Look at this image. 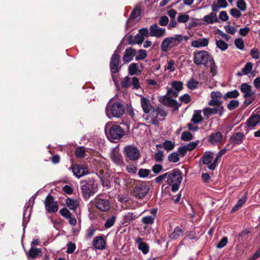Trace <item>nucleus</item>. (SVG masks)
<instances>
[{"instance_id": "obj_26", "label": "nucleus", "mask_w": 260, "mask_h": 260, "mask_svg": "<svg viewBox=\"0 0 260 260\" xmlns=\"http://www.w3.org/2000/svg\"><path fill=\"white\" fill-rule=\"evenodd\" d=\"M136 54L135 49L129 48L125 50L122 57L123 61L124 63H128L131 61Z\"/></svg>"}, {"instance_id": "obj_40", "label": "nucleus", "mask_w": 260, "mask_h": 260, "mask_svg": "<svg viewBox=\"0 0 260 260\" xmlns=\"http://www.w3.org/2000/svg\"><path fill=\"white\" fill-rule=\"evenodd\" d=\"M252 64L250 62H247L244 67L243 68L242 71V73L239 72L238 75L239 76H242L243 75H248L252 70Z\"/></svg>"}, {"instance_id": "obj_25", "label": "nucleus", "mask_w": 260, "mask_h": 260, "mask_svg": "<svg viewBox=\"0 0 260 260\" xmlns=\"http://www.w3.org/2000/svg\"><path fill=\"white\" fill-rule=\"evenodd\" d=\"M240 89L243 93L244 98H250L255 94V92L251 90V86L246 83H242L240 87Z\"/></svg>"}, {"instance_id": "obj_2", "label": "nucleus", "mask_w": 260, "mask_h": 260, "mask_svg": "<svg viewBox=\"0 0 260 260\" xmlns=\"http://www.w3.org/2000/svg\"><path fill=\"white\" fill-rule=\"evenodd\" d=\"M105 132L108 139L112 142H117L124 134V131L119 125L111 122L106 124Z\"/></svg>"}, {"instance_id": "obj_56", "label": "nucleus", "mask_w": 260, "mask_h": 260, "mask_svg": "<svg viewBox=\"0 0 260 260\" xmlns=\"http://www.w3.org/2000/svg\"><path fill=\"white\" fill-rule=\"evenodd\" d=\"M154 159L157 162H161L164 159V153L161 150H158L154 154Z\"/></svg>"}, {"instance_id": "obj_54", "label": "nucleus", "mask_w": 260, "mask_h": 260, "mask_svg": "<svg viewBox=\"0 0 260 260\" xmlns=\"http://www.w3.org/2000/svg\"><path fill=\"white\" fill-rule=\"evenodd\" d=\"M234 43L238 49L240 50H243L244 49V44L242 38H240L235 39Z\"/></svg>"}, {"instance_id": "obj_36", "label": "nucleus", "mask_w": 260, "mask_h": 260, "mask_svg": "<svg viewBox=\"0 0 260 260\" xmlns=\"http://www.w3.org/2000/svg\"><path fill=\"white\" fill-rule=\"evenodd\" d=\"M168 184L171 186V190L175 192L179 189L181 180H167Z\"/></svg>"}, {"instance_id": "obj_8", "label": "nucleus", "mask_w": 260, "mask_h": 260, "mask_svg": "<svg viewBox=\"0 0 260 260\" xmlns=\"http://www.w3.org/2000/svg\"><path fill=\"white\" fill-rule=\"evenodd\" d=\"M123 152L126 157L131 161H136L140 156V151L134 145H127L124 147Z\"/></svg>"}, {"instance_id": "obj_5", "label": "nucleus", "mask_w": 260, "mask_h": 260, "mask_svg": "<svg viewBox=\"0 0 260 260\" xmlns=\"http://www.w3.org/2000/svg\"><path fill=\"white\" fill-rule=\"evenodd\" d=\"M212 56L207 51L202 50L193 53V62L197 66L203 65L206 67L210 61H212Z\"/></svg>"}, {"instance_id": "obj_33", "label": "nucleus", "mask_w": 260, "mask_h": 260, "mask_svg": "<svg viewBox=\"0 0 260 260\" xmlns=\"http://www.w3.org/2000/svg\"><path fill=\"white\" fill-rule=\"evenodd\" d=\"M66 204L68 207L72 210H75L79 205L78 200L71 198L67 199Z\"/></svg>"}, {"instance_id": "obj_18", "label": "nucleus", "mask_w": 260, "mask_h": 260, "mask_svg": "<svg viewBox=\"0 0 260 260\" xmlns=\"http://www.w3.org/2000/svg\"><path fill=\"white\" fill-rule=\"evenodd\" d=\"M160 102L162 104L174 108L176 110H178L181 106V104L178 103L176 100L171 99L167 95L161 96Z\"/></svg>"}, {"instance_id": "obj_37", "label": "nucleus", "mask_w": 260, "mask_h": 260, "mask_svg": "<svg viewBox=\"0 0 260 260\" xmlns=\"http://www.w3.org/2000/svg\"><path fill=\"white\" fill-rule=\"evenodd\" d=\"M240 93L238 90L237 89H234L225 93L223 95V98L225 100H227L229 99H236L238 97Z\"/></svg>"}, {"instance_id": "obj_50", "label": "nucleus", "mask_w": 260, "mask_h": 260, "mask_svg": "<svg viewBox=\"0 0 260 260\" xmlns=\"http://www.w3.org/2000/svg\"><path fill=\"white\" fill-rule=\"evenodd\" d=\"M193 139L192 134L188 131L183 132L181 134V139L185 141H188Z\"/></svg>"}, {"instance_id": "obj_32", "label": "nucleus", "mask_w": 260, "mask_h": 260, "mask_svg": "<svg viewBox=\"0 0 260 260\" xmlns=\"http://www.w3.org/2000/svg\"><path fill=\"white\" fill-rule=\"evenodd\" d=\"M202 158L204 164L209 166L213 160V153L210 151H206Z\"/></svg>"}, {"instance_id": "obj_15", "label": "nucleus", "mask_w": 260, "mask_h": 260, "mask_svg": "<svg viewBox=\"0 0 260 260\" xmlns=\"http://www.w3.org/2000/svg\"><path fill=\"white\" fill-rule=\"evenodd\" d=\"M96 207L102 211H106L110 209L111 205L108 200L96 198L94 199Z\"/></svg>"}, {"instance_id": "obj_31", "label": "nucleus", "mask_w": 260, "mask_h": 260, "mask_svg": "<svg viewBox=\"0 0 260 260\" xmlns=\"http://www.w3.org/2000/svg\"><path fill=\"white\" fill-rule=\"evenodd\" d=\"M140 215L141 214H135L133 212L127 213L123 217V224L127 225L131 221L137 219Z\"/></svg>"}, {"instance_id": "obj_51", "label": "nucleus", "mask_w": 260, "mask_h": 260, "mask_svg": "<svg viewBox=\"0 0 260 260\" xmlns=\"http://www.w3.org/2000/svg\"><path fill=\"white\" fill-rule=\"evenodd\" d=\"M166 69L171 72H174L176 69L175 62L174 60L173 59L168 60Z\"/></svg>"}, {"instance_id": "obj_52", "label": "nucleus", "mask_w": 260, "mask_h": 260, "mask_svg": "<svg viewBox=\"0 0 260 260\" xmlns=\"http://www.w3.org/2000/svg\"><path fill=\"white\" fill-rule=\"evenodd\" d=\"M172 88L179 92L183 89V84L180 81H174L172 84Z\"/></svg>"}, {"instance_id": "obj_16", "label": "nucleus", "mask_w": 260, "mask_h": 260, "mask_svg": "<svg viewBox=\"0 0 260 260\" xmlns=\"http://www.w3.org/2000/svg\"><path fill=\"white\" fill-rule=\"evenodd\" d=\"M210 97L212 99L209 103L208 105L211 106H222V102L220 100V99L222 97V93L218 91H212L210 94Z\"/></svg>"}, {"instance_id": "obj_49", "label": "nucleus", "mask_w": 260, "mask_h": 260, "mask_svg": "<svg viewBox=\"0 0 260 260\" xmlns=\"http://www.w3.org/2000/svg\"><path fill=\"white\" fill-rule=\"evenodd\" d=\"M216 44L217 47L222 51H224L228 48V44L221 40H217L216 42Z\"/></svg>"}, {"instance_id": "obj_9", "label": "nucleus", "mask_w": 260, "mask_h": 260, "mask_svg": "<svg viewBox=\"0 0 260 260\" xmlns=\"http://www.w3.org/2000/svg\"><path fill=\"white\" fill-rule=\"evenodd\" d=\"M216 107L210 108L206 107L203 109V112L205 119H208L211 115L218 114L221 116L224 112V109L223 106H215Z\"/></svg>"}, {"instance_id": "obj_48", "label": "nucleus", "mask_w": 260, "mask_h": 260, "mask_svg": "<svg viewBox=\"0 0 260 260\" xmlns=\"http://www.w3.org/2000/svg\"><path fill=\"white\" fill-rule=\"evenodd\" d=\"M239 105V102L237 100H232L227 105V108L229 110H233Z\"/></svg>"}, {"instance_id": "obj_53", "label": "nucleus", "mask_w": 260, "mask_h": 260, "mask_svg": "<svg viewBox=\"0 0 260 260\" xmlns=\"http://www.w3.org/2000/svg\"><path fill=\"white\" fill-rule=\"evenodd\" d=\"M155 217L152 216H147L143 217L142 222L146 224H151L154 222Z\"/></svg>"}, {"instance_id": "obj_59", "label": "nucleus", "mask_w": 260, "mask_h": 260, "mask_svg": "<svg viewBox=\"0 0 260 260\" xmlns=\"http://www.w3.org/2000/svg\"><path fill=\"white\" fill-rule=\"evenodd\" d=\"M59 213L61 216L66 219L70 218L72 215L71 212L65 208L61 209L59 211Z\"/></svg>"}, {"instance_id": "obj_10", "label": "nucleus", "mask_w": 260, "mask_h": 260, "mask_svg": "<svg viewBox=\"0 0 260 260\" xmlns=\"http://www.w3.org/2000/svg\"><path fill=\"white\" fill-rule=\"evenodd\" d=\"M45 207L49 213H55L58 209V204L54 200V198L50 194L47 195L46 198Z\"/></svg>"}, {"instance_id": "obj_43", "label": "nucleus", "mask_w": 260, "mask_h": 260, "mask_svg": "<svg viewBox=\"0 0 260 260\" xmlns=\"http://www.w3.org/2000/svg\"><path fill=\"white\" fill-rule=\"evenodd\" d=\"M206 67L210 68V73L212 74L213 76L215 75L217 73V67L215 65L213 58H212V61H210V62L208 63V65L206 66Z\"/></svg>"}, {"instance_id": "obj_24", "label": "nucleus", "mask_w": 260, "mask_h": 260, "mask_svg": "<svg viewBox=\"0 0 260 260\" xmlns=\"http://www.w3.org/2000/svg\"><path fill=\"white\" fill-rule=\"evenodd\" d=\"M244 138L245 135L243 133L238 132L231 136L230 141L233 145H239L242 143Z\"/></svg>"}, {"instance_id": "obj_61", "label": "nucleus", "mask_w": 260, "mask_h": 260, "mask_svg": "<svg viewBox=\"0 0 260 260\" xmlns=\"http://www.w3.org/2000/svg\"><path fill=\"white\" fill-rule=\"evenodd\" d=\"M76 249V245L71 242H69L67 244V252L68 253H72L74 252Z\"/></svg>"}, {"instance_id": "obj_30", "label": "nucleus", "mask_w": 260, "mask_h": 260, "mask_svg": "<svg viewBox=\"0 0 260 260\" xmlns=\"http://www.w3.org/2000/svg\"><path fill=\"white\" fill-rule=\"evenodd\" d=\"M208 44L209 40L204 38L192 41L191 45L195 48H201L207 46Z\"/></svg>"}, {"instance_id": "obj_28", "label": "nucleus", "mask_w": 260, "mask_h": 260, "mask_svg": "<svg viewBox=\"0 0 260 260\" xmlns=\"http://www.w3.org/2000/svg\"><path fill=\"white\" fill-rule=\"evenodd\" d=\"M136 243L138 244V248L144 254H146L149 252V246L145 242H143V240L141 238H139L135 240Z\"/></svg>"}, {"instance_id": "obj_14", "label": "nucleus", "mask_w": 260, "mask_h": 260, "mask_svg": "<svg viewBox=\"0 0 260 260\" xmlns=\"http://www.w3.org/2000/svg\"><path fill=\"white\" fill-rule=\"evenodd\" d=\"M140 98L141 106L144 113L146 114H150L153 110V109L154 108L153 107V106L151 104L149 99L142 95H140Z\"/></svg>"}, {"instance_id": "obj_19", "label": "nucleus", "mask_w": 260, "mask_h": 260, "mask_svg": "<svg viewBox=\"0 0 260 260\" xmlns=\"http://www.w3.org/2000/svg\"><path fill=\"white\" fill-rule=\"evenodd\" d=\"M37 193L34 194L28 200V201L25 203L24 207V213L23 215V220H24L26 216L27 218H29L30 216L32 206L35 203V200L36 197Z\"/></svg>"}, {"instance_id": "obj_64", "label": "nucleus", "mask_w": 260, "mask_h": 260, "mask_svg": "<svg viewBox=\"0 0 260 260\" xmlns=\"http://www.w3.org/2000/svg\"><path fill=\"white\" fill-rule=\"evenodd\" d=\"M179 100L181 101V102L185 104H187L190 102L191 99L190 95L188 94L185 93L181 95L180 97Z\"/></svg>"}, {"instance_id": "obj_38", "label": "nucleus", "mask_w": 260, "mask_h": 260, "mask_svg": "<svg viewBox=\"0 0 260 260\" xmlns=\"http://www.w3.org/2000/svg\"><path fill=\"white\" fill-rule=\"evenodd\" d=\"M116 219V216L112 215L111 216L108 217L104 224V226L106 229H109L112 227L115 223Z\"/></svg>"}, {"instance_id": "obj_44", "label": "nucleus", "mask_w": 260, "mask_h": 260, "mask_svg": "<svg viewBox=\"0 0 260 260\" xmlns=\"http://www.w3.org/2000/svg\"><path fill=\"white\" fill-rule=\"evenodd\" d=\"M75 154L77 158H83L85 156V150L84 147H77L75 151Z\"/></svg>"}, {"instance_id": "obj_13", "label": "nucleus", "mask_w": 260, "mask_h": 260, "mask_svg": "<svg viewBox=\"0 0 260 260\" xmlns=\"http://www.w3.org/2000/svg\"><path fill=\"white\" fill-rule=\"evenodd\" d=\"M149 30L150 36L159 38L166 35V29L165 28L159 27L157 24H153L150 26Z\"/></svg>"}, {"instance_id": "obj_60", "label": "nucleus", "mask_w": 260, "mask_h": 260, "mask_svg": "<svg viewBox=\"0 0 260 260\" xmlns=\"http://www.w3.org/2000/svg\"><path fill=\"white\" fill-rule=\"evenodd\" d=\"M228 238L226 237H223L221 240L217 243V248L219 249H221L224 247L228 243Z\"/></svg>"}, {"instance_id": "obj_3", "label": "nucleus", "mask_w": 260, "mask_h": 260, "mask_svg": "<svg viewBox=\"0 0 260 260\" xmlns=\"http://www.w3.org/2000/svg\"><path fill=\"white\" fill-rule=\"evenodd\" d=\"M124 112V106L119 102L112 103L110 101L107 104L106 114L110 119L112 117L119 118Z\"/></svg>"}, {"instance_id": "obj_47", "label": "nucleus", "mask_w": 260, "mask_h": 260, "mask_svg": "<svg viewBox=\"0 0 260 260\" xmlns=\"http://www.w3.org/2000/svg\"><path fill=\"white\" fill-rule=\"evenodd\" d=\"M141 15V11L138 8L134 9L131 13L130 19L134 20L138 19Z\"/></svg>"}, {"instance_id": "obj_20", "label": "nucleus", "mask_w": 260, "mask_h": 260, "mask_svg": "<svg viewBox=\"0 0 260 260\" xmlns=\"http://www.w3.org/2000/svg\"><path fill=\"white\" fill-rule=\"evenodd\" d=\"M92 246L96 250H103L106 247V242L103 235L95 237L92 242Z\"/></svg>"}, {"instance_id": "obj_35", "label": "nucleus", "mask_w": 260, "mask_h": 260, "mask_svg": "<svg viewBox=\"0 0 260 260\" xmlns=\"http://www.w3.org/2000/svg\"><path fill=\"white\" fill-rule=\"evenodd\" d=\"M183 235V230L179 226H176L172 234L170 236V237L172 240H177L179 237Z\"/></svg>"}, {"instance_id": "obj_63", "label": "nucleus", "mask_w": 260, "mask_h": 260, "mask_svg": "<svg viewBox=\"0 0 260 260\" xmlns=\"http://www.w3.org/2000/svg\"><path fill=\"white\" fill-rule=\"evenodd\" d=\"M121 85L122 88H127L131 86V80L128 77H126L121 82Z\"/></svg>"}, {"instance_id": "obj_41", "label": "nucleus", "mask_w": 260, "mask_h": 260, "mask_svg": "<svg viewBox=\"0 0 260 260\" xmlns=\"http://www.w3.org/2000/svg\"><path fill=\"white\" fill-rule=\"evenodd\" d=\"M175 146V143L170 140H165L162 143L163 148L167 151L173 150Z\"/></svg>"}, {"instance_id": "obj_29", "label": "nucleus", "mask_w": 260, "mask_h": 260, "mask_svg": "<svg viewBox=\"0 0 260 260\" xmlns=\"http://www.w3.org/2000/svg\"><path fill=\"white\" fill-rule=\"evenodd\" d=\"M260 121V115L255 114L251 115L247 120L246 124L249 127L255 126Z\"/></svg>"}, {"instance_id": "obj_57", "label": "nucleus", "mask_w": 260, "mask_h": 260, "mask_svg": "<svg viewBox=\"0 0 260 260\" xmlns=\"http://www.w3.org/2000/svg\"><path fill=\"white\" fill-rule=\"evenodd\" d=\"M96 229L93 226H90L86 231V237L87 238H90L94 234Z\"/></svg>"}, {"instance_id": "obj_11", "label": "nucleus", "mask_w": 260, "mask_h": 260, "mask_svg": "<svg viewBox=\"0 0 260 260\" xmlns=\"http://www.w3.org/2000/svg\"><path fill=\"white\" fill-rule=\"evenodd\" d=\"M71 169L74 175L77 178L81 177L89 173L87 167L83 165L74 164L72 166Z\"/></svg>"}, {"instance_id": "obj_17", "label": "nucleus", "mask_w": 260, "mask_h": 260, "mask_svg": "<svg viewBox=\"0 0 260 260\" xmlns=\"http://www.w3.org/2000/svg\"><path fill=\"white\" fill-rule=\"evenodd\" d=\"M155 179H182V173L178 169H174L157 177Z\"/></svg>"}, {"instance_id": "obj_6", "label": "nucleus", "mask_w": 260, "mask_h": 260, "mask_svg": "<svg viewBox=\"0 0 260 260\" xmlns=\"http://www.w3.org/2000/svg\"><path fill=\"white\" fill-rule=\"evenodd\" d=\"M167 115V113L165 110L157 107L156 108L153 109L150 114L147 115V117L145 118L147 120H149V123L157 125L158 124L157 117L158 116L161 117L162 118L160 119V120H163Z\"/></svg>"}, {"instance_id": "obj_22", "label": "nucleus", "mask_w": 260, "mask_h": 260, "mask_svg": "<svg viewBox=\"0 0 260 260\" xmlns=\"http://www.w3.org/2000/svg\"><path fill=\"white\" fill-rule=\"evenodd\" d=\"M223 135L220 132L212 133L208 138V141L213 145H219L221 142Z\"/></svg>"}, {"instance_id": "obj_55", "label": "nucleus", "mask_w": 260, "mask_h": 260, "mask_svg": "<svg viewBox=\"0 0 260 260\" xmlns=\"http://www.w3.org/2000/svg\"><path fill=\"white\" fill-rule=\"evenodd\" d=\"M178 155L179 154L177 152H173L169 155L168 159L171 162H176L179 161V159Z\"/></svg>"}, {"instance_id": "obj_4", "label": "nucleus", "mask_w": 260, "mask_h": 260, "mask_svg": "<svg viewBox=\"0 0 260 260\" xmlns=\"http://www.w3.org/2000/svg\"><path fill=\"white\" fill-rule=\"evenodd\" d=\"M81 191L83 197L88 199L98 191L97 184L94 180H84L81 181Z\"/></svg>"}, {"instance_id": "obj_12", "label": "nucleus", "mask_w": 260, "mask_h": 260, "mask_svg": "<svg viewBox=\"0 0 260 260\" xmlns=\"http://www.w3.org/2000/svg\"><path fill=\"white\" fill-rule=\"evenodd\" d=\"M120 56L114 53L110 59V68L112 73H117L119 72L121 66H119Z\"/></svg>"}, {"instance_id": "obj_7", "label": "nucleus", "mask_w": 260, "mask_h": 260, "mask_svg": "<svg viewBox=\"0 0 260 260\" xmlns=\"http://www.w3.org/2000/svg\"><path fill=\"white\" fill-rule=\"evenodd\" d=\"M149 190V187L146 182L139 181L134 188L133 194L135 197L142 199L148 193Z\"/></svg>"}, {"instance_id": "obj_58", "label": "nucleus", "mask_w": 260, "mask_h": 260, "mask_svg": "<svg viewBox=\"0 0 260 260\" xmlns=\"http://www.w3.org/2000/svg\"><path fill=\"white\" fill-rule=\"evenodd\" d=\"M131 84L133 86V88L138 89L140 87L139 79L137 77H134L131 81Z\"/></svg>"}, {"instance_id": "obj_42", "label": "nucleus", "mask_w": 260, "mask_h": 260, "mask_svg": "<svg viewBox=\"0 0 260 260\" xmlns=\"http://www.w3.org/2000/svg\"><path fill=\"white\" fill-rule=\"evenodd\" d=\"M135 59L137 61L143 60L147 57V52L145 50L140 49L135 55Z\"/></svg>"}, {"instance_id": "obj_46", "label": "nucleus", "mask_w": 260, "mask_h": 260, "mask_svg": "<svg viewBox=\"0 0 260 260\" xmlns=\"http://www.w3.org/2000/svg\"><path fill=\"white\" fill-rule=\"evenodd\" d=\"M151 171L149 170L146 169H140L138 172V175L140 178H145L148 177L149 175L150 177L152 176L150 174Z\"/></svg>"}, {"instance_id": "obj_21", "label": "nucleus", "mask_w": 260, "mask_h": 260, "mask_svg": "<svg viewBox=\"0 0 260 260\" xmlns=\"http://www.w3.org/2000/svg\"><path fill=\"white\" fill-rule=\"evenodd\" d=\"M110 157L112 161L116 165L121 166L124 165L123 157L120 153L119 150H117L116 148L112 149Z\"/></svg>"}, {"instance_id": "obj_45", "label": "nucleus", "mask_w": 260, "mask_h": 260, "mask_svg": "<svg viewBox=\"0 0 260 260\" xmlns=\"http://www.w3.org/2000/svg\"><path fill=\"white\" fill-rule=\"evenodd\" d=\"M199 82L193 79H191L187 82V86L190 90H194L197 88Z\"/></svg>"}, {"instance_id": "obj_39", "label": "nucleus", "mask_w": 260, "mask_h": 260, "mask_svg": "<svg viewBox=\"0 0 260 260\" xmlns=\"http://www.w3.org/2000/svg\"><path fill=\"white\" fill-rule=\"evenodd\" d=\"M128 73L131 75H138L140 71L138 70V65L136 63H132L128 67Z\"/></svg>"}, {"instance_id": "obj_27", "label": "nucleus", "mask_w": 260, "mask_h": 260, "mask_svg": "<svg viewBox=\"0 0 260 260\" xmlns=\"http://www.w3.org/2000/svg\"><path fill=\"white\" fill-rule=\"evenodd\" d=\"M202 23L204 25L213 24L215 22H218V18L216 13L211 12L209 14L205 15L202 19Z\"/></svg>"}, {"instance_id": "obj_62", "label": "nucleus", "mask_w": 260, "mask_h": 260, "mask_svg": "<svg viewBox=\"0 0 260 260\" xmlns=\"http://www.w3.org/2000/svg\"><path fill=\"white\" fill-rule=\"evenodd\" d=\"M237 7L242 11L246 9V5L244 0H238L237 2Z\"/></svg>"}, {"instance_id": "obj_1", "label": "nucleus", "mask_w": 260, "mask_h": 260, "mask_svg": "<svg viewBox=\"0 0 260 260\" xmlns=\"http://www.w3.org/2000/svg\"><path fill=\"white\" fill-rule=\"evenodd\" d=\"M188 39V36H183L180 34L166 37L161 43L160 49L164 52H167L171 49L179 46L183 41H187Z\"/></svg>"}, {"instance_id": "obj_34", "label": "nucleus", "mask_w": 260, "mask_h": 260, "mask_svg": "<svg viewBox=\"0 0 260 260\" xmlns=\"http://www.w3.org/2000/svg\"><path fill=\"white\" fill-rule=\"evenodd\" d=\"M201 113V110H195L191 118V121L194 123H201L203 121Z\"/></svg>"}, {"instance_id": "obj_23", "label": "nucleus", "mask_w": 260, "mask_h": 260, "mask_svg": "<svg viewBox=\"0 0 260 260\" xmlns=\"http://www.w3.org/2000/svg\"><path fill=\"white\" fill-rule=\"evenodd\" d=\"M42 249L37 247H30L28 251H25L27 257L32 259L41 257L42 255Z\"/></svg>"}]
</instances>
